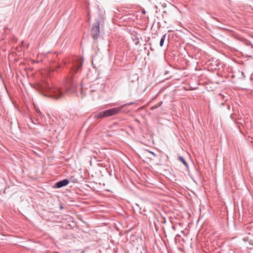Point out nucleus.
<instances>
[{
  "mask_svg": "<svg viewBox=\"0 0 253 253\" xmlns=\"http://www.w3.org/2000/svg\"><path fill=\"white\" fill-rule=\"evenodd\" d=\"M91 32L92 38L94 40H97L100 35V27L99 22H96L93 24L91 29Z\"/></svg>",
  "mask_w": 253,
  "mask_h": 253,
  "instance_id": "nucleus-3",
  "label": "nucleus"
},
{
  "mask_svg": "<svg viewBox=\"0 0 253 253\" xmlns=\"http://www.w3.org/2000/svg\"><path fill=\"white\" fill-rule=\"evenodd\" d=\"M166 34L163 35L162 37H161L160 42V45L161 47L163 46L164 45V42L166 39Z\"/></svg>",
  "mask_w": 253,
  "mask_h": 253,
  "instance_id": "nucleus-8",
  "label": "nucleus"
},
{
  "mask_svg": "<svg viewBox=\"0 0 253 253\" xmlns=\"http://www.w3.org/2000/svg\"><path fill=\"white\" fill-rule=\"evenodd\" d=\"M123 109V107H117L110 109L106 110L104 111L100 112L94 115V118L95 119H100L101 118L109 117L120 113Z\"/></svg>",
  "mask_w": 253,
  "mask_h": 253,
  "instance_id": "nucleus-1",
  "label": "nucleus"
},
{
  "mask_svg": "<svg viewBox=\"0 0 253 253\" xmlns=\"http://www.w3.org/2000/svg\"><path fill=\"white\" fill-rule=\"evenodd\" d=\"M134 104V102H129V103H126V104H124V105L121 106L120 107H123V108L124 107H125V106H129V105H132V104Z\"/></svg>",
  "mask_w": 253,
  "mask_h": 253,
  "instance_id": "nucleus-12",
  "label": "nucleus"
},
{
  "mask_svg": "<svg viewBox=\"0 0 253 253\" xmlns=\"http://www.w3.org/2000/svg\"><path fill=\"white\" fill-rule=\"evenodd\" d=\"M83 59L81 58L77 59L76 62L74 64L73 70H74L76 72H78L83 64Z\"/></svg>",
  "mask_w": 253,
  "mask_h": 253,
  "instance_id": "nucleus-5",
  "label": "nucleus"
},
{
  "mask_svg": "<svg viewBox=\"0 0 253 253\" xmlns=\"http://www.w3.org/2000/svg\"><path fill=\"white\" fill-rule=\"evenodd\" d=\"M60 68V65H53L50 67V70L52 71H57V69Z\"/></svg>",
  "mask_w": 253,
  "mask_h": 253,
  "instance_id": "nucleus-9",
  "label": "nucleus"
},
{
  "mask_svg": "<svg viewBox=\"0 0 253 253\" xmlns=\"http://www.w3.org/2000/svg\"><path fill=\"white\" fill-rule=\"evenodd\" d=\"M90 92H94V91H97L98 89H99V87H98V85L97 84H93V85H91L90 87Z\"/></svg>",
  "mask_w": 253,
  "mask_h": 253,
  "instance_id": "nucleus-7",
  "label": "nucleus"
},
{
  "mask_svg": "<svg viewBox=\"0 0 253 253\" xmlns=\"http://www.w3.org/2000/svg\"><path fill=\"white\" fill-rule=\"evenodd\" d=\"M146 154L147 155V154H149L151 155L153 157H155L156 156V155L153 152L149 151H145Z\"/></svg>",
  "mask_w": 253,
  "mask_h": 253,
  "instance_id": "nucleus-11",
  "label": "nucleus"
},
{
  "mask_svg": "<svg viewBox=\"0 0 253 253\" xmlns=\"http://www.w3.org/2000/svg\"><path fill=\"white\" fill-rule=\"evenodd\" d=\"M178 159L186 167H188V164L183 157L182 156H179Z\"/></svg>",
  "mask_w": 253,
  "mask_h": 253,
  "instance_id": "nucleus-10",
  "label": "nucleus"
},
{
  "mask_svg": "<svg viewBox=\"0 0 253 253\" xmlns=\"http://www.w3.org/2000/svg\"><path fill=\"white\" fill-rule=\"evenodd\" d=\"M220 95L221 96V97H222V98H223V99H224V98H225V96H224V95H223L220 94Z\"/></svg>",
  "mask_w": 253,
  "mask_h": 253,
  "instance_id": "nucleus-13",
  "label": "nucleus"
},
{
  "mask_svg": "<svg viewBox=\"0 0 253 253\" xmlns=\"http://www.w3.org/2000/svg\"><path fill=\"white\" fill-rule=\"evenodd\" d=\"M77 84L76 81L72 79H68L65 84V90L67 94L73 93L76 91Z\"/></svg>",
  "mask_w": 253,
  "mask_h": 253,
  "instance_id": "nucleus-2",
  "label": "nucleus"
},
{
  "mask_svg": "<svg viewBox=\"0 0 253 253\" xmlns=\"http://www.w3.org/2000/svg\"><path fill=\"white\" fill-rule=\"evenodd\" d=\"M49 96L54 99H58L63 96V92L58 88H53L50 89Z\"/></svg>",
  "mask_w": 253,
  "mask_h": 253,
  "instance_id": "nucleus-4",
  "label": "nucleus"
},
{
  "mask_svg": "<svg viewBox=\"0 0 253 253\" xmlns=\"http://www.w3.org/2000/svg\"><path fill=\"white\" fill-rule=\"evenodd\" d=\"M69 181L68 179H63V180H61L57 182L56 183V186L57 188H59L63 186H66L69 183Z\"/></svg>",
  "mask_w": 253,
  "mask_h": 253,
  "instance_id": "nucleus-6",
  "label": "nucleus"
}]
</instances>
